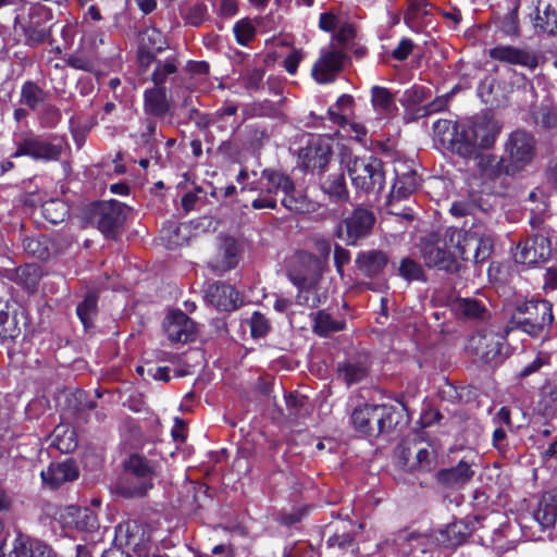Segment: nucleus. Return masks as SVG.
<instances>
[{"mask_svg": "<svg viewBox=\"0 0 557 557\" xmlns=\"http://www.w3.org/2000/svg\"><path fill=\"white\" fill-rule=\"evenodd\" d=\"M469 347L484 361L494 362L502 352V338L492 332L476 334L470 338Z\"/></svg>", "mask_w": 557, "mask_h": 557, "instance_id": "a211bd4d", "label": "nucleus"}, {"mask_svg": "<svg viewBox=\"0 0 557 557\" xmlns=\"http://www.w3.org/2000/svg\"><path fill=\"white\" fill-rule=\"evenodd\" d=\"M350 261V252L339 245L334 247V264L337 273L343 276L344 267Z\"/></svg>", "mask_w": 557, "mask_h": 557, "instance_id": "8fccbe9b", "label": "nucleus"}, {"mask_svg": "<svg viewBox=\"0 0 557 557\" xmlns=\"http://www.w3.org/2000/svg\"><path fill=\"white\" fill-rule=\"evenodd\" d=\"M238 1L237 0H221L220 14L226 17L233 16L237 13Z\"/></svg>", "mask_w": 557, "mask_h": 557, "instance_id": "0e129e2a", "label": "nucleus"}, {"mask_svg": "<svg viewBox=\"0 0 557 557\" xmlns=\"http://www.w3.org/2000/svg\"><path fill=\"white\" fill-rule=\"evenodd\" d=\"M552 304L547 300H530L517 309L511 323L527 334L537 337L553 323Z\"/></svg>", "mask_w": 557, "mask_h": 557, "instance_id": "423d86ee", "label": "nucleus"}, {"mask_svg": "<svg viewBox=\"0 0 557 557\" xmlns=\"http://www.w3.org/2000/svg\"><path fill=\"white\" fill-rule=\"evenodd\" d=\"M331 141L330 137L320 136L305 150L304 163L308 170L322 174L332 157Z\"/></svg>", "mask_w": 557, "mask_h": 557, "instance_id": "2eb2a0df", "label": "nucleus"}, {"mask_svg": "<svg viewBox=\"0 0 557 557\" xmlns=\"http://www.w3.org/2000/svg\"><path fill=\"white\" fill-rule=\"evenodd\" d=\"M490 57L500 62L521 65L531 70L537 66L535 54L511 46H497L490 50Z\"/></svg>", "mask_w": 557, "mask_h": 557, "instance_id": "6ab92c4d", "label": "nucleus"}, {"mask_svg": "<svg viewBox=\"0 0 557 557\" xmlns=\"http://www.w3.org/2000/svg\"><path fill=\"white\" fill-rule=\"evenodd\" d=\"M441 418V413L433 408L424 409L423 414L420 417V428L430 426L434 421Z\"/></svg>", "mask_w": 557, "mask_h": 557, "instance_id": "e2e57ef3", "label": "nucleus"}, {"mask_svg": "<svg viewBox=\"0 0 557 557\" xmlns=\"http://www.w3.org/2000/svg\"><path fill=\"white\" fill-rule=\"evenodd\" d=\"M388 263V257L381 250H367L358 253L356 265L366 276L374 277L383 272Z\"/></svg>", "mask_w": 557, "mask_h": 557, "instance_id": "a878e982", "label": "nucleus"}, {"mask_svg": "<svg viewBox=\"0 0 557 557\" xmlns=\"http://www.w3.org/2000/svg\"><path fill=\"white\" fill-rule=\"evenodd\" d=\"M401 104L407 107L409 110L416 111L418 104V91L416 88H410L404 91L400 98Z\"/></svg>", "mask_w": 557, "mask_h": 557, "instance_id": "6e6d98bb", "label": "nucleus"}, {"mask_svg": "<svg viewBox=\"0 0 557 557\" xmlns=\"http://www.w3.org/2000/svg\"><path fill=\"white\" fill-rule=\"evenodd\" d=\"M478 165L482 174L488 178H495L503 172L502 161L493 154H482Z\"/></svg>", "mask_w": 557, "mask_h": 557, "instance_id": "4c0bfd02", "label": "nucleus"}, {"mask_svg": "<svg viewBox=\"0 0 557 557\" xmlns=\"http://www.w3.org/2000/svg\"><path fill=\"white\" fill-rule=\"evenodd\" d=\"M492 239L473 232L448 228L444 238L425 243L422 255L428 267H434L448 273L459 272L461 261L472 253L475 263L484 262L492 252Z\"/></svg>", "mask_w": 557, "mask_h": 557, "instance_id": "f257e3e1", "label": "nucleus"}, {"mask_svg": "<svg viewBox=\"0 0 557 557\" xmlns=\"http://www.w3.org/2000/svg\"><path fill=\"white\" fill-rule=\"evenodd\" d=\"M45 100L44 90L32 82L22 86L21 102L30 109H36Z\"/></svg>", "mask_w": 557, "mask_h": 557, "instance_id": "f704fd0d", "label": "nucleus"}, {"mask_svg": "<svg viewBox=\"0 0 557 557\" xmlns=\"http://www.w3.org/2000/svg\"><path fill=\"white\" fill-rule=\"evenodd\" d=\"M144 110L157 117H163L170 111L165 87L146 89L144 92Z\"/></svg>", "mask_w": 557, "mask_h": 557, "instance_id": "bb28decb", "label": "nucleus"}, {"mask_svg": "<svg viewBox=\"0 0 557 557\" xmlns=\"http://www.w3.org/2000/svg\"><path fill=\"white\" fill-rule=\"evenodd\" d=\"M341 163L347 169L351 183L357 189L369 193L383 188L385 177L380 159L372 156H351L350 151L344 149L341 152Z\"/></svg>", "mask_w": 557, "mask_h": 557, "instance_id": "20e7f679", "label": "nucleus"}, {"mask_svg": "<svg viewBox=\"0 0 557 557\" xmlns=\"http://www.w3.org/2000/svg\"><path fill=\"white\" fill-rule=\"evenodd\" d=\"M44 484L57 488L65 482L74 481L78 476V469L71 459L52 462L46 471H41Z\"/></svg>", "mask_w": 557, "mask_h": 557, "instance_id": "aec40b11", "label": "nucleus"}, {"mask_svg": "<svg viewBox=\"0 0 557 557\" xmlns=\"http://www.w3.org/2000/svg\"><path fill=\"white\" fill-rule=\"evenodd\" d=\"M416 188H417V184H416V180L413 176H411V175L399 176L397 178V181L395 182L392 193H391V197H389V201H388V206L391 207L389 212L395 215H399L408 221L414 220V211L412 208H406L404 210H398L397 203L400 200L406 199L407 197L412 195L416 191Z\"/></svg>", "mask_w": 557, "mask_h": 557, "instance_id": "f3484780", "label": "nucleus"}, {"mask_svg": "<svg viewBox=\"0 0 557 557\" xmlns=\"http://www.w3.org/2000/svg\"><path fill=\"white\" fill-rule=\"evenodd\" d=\"M98 228L106 237H114L123 223L122 205L117 201L99 203L96 208Z\"/></svg>", "mask_w": 557, "mask_h": 557, "instance_id": "dca6fc26", "label": "nucleus"}, {"mask_svg": "<svg viewBox=\"0 0 557 557\" xmlns=\"http://www.w3.org/2000/svg\"><path fill=\"white\" fill-rule=\"evenodd\" d=\"M374 215L362 208L356 209L350 216L342 221L336 228V236L348 245H356L357 242L367 236L373 224Z\"/></svg>", "mask_w": 557, "mask_h": 557, "instance_id": "9b49d317", "label": "nucleus"}, {"mask_svg": "<svg viewBox=\"0 0 557 557\" xmlns=\"http://www.w3.org/2000/svg\"><path fill=\"white\" fill-rule=\"evenodd\" d=\"M473 465V461L462 459L456 467L438 471L436 478L447 487H461L474 475Z\"/></svg>", "mask_w": 557, "mask_h": 557, "instance_id": "5701e85b", "label": "nucleus"}, {"mask_svg": "<svg viewBox=\"0 0 557 557\" xmlns=\"http://www.w3.org/2000/svg\"><path fill=\"white\" fill-rule=\"evenodd\" d=\"M534 520L543 528H553L557 520V488L542 494L533 511Z\"/></svg>", "mask_w": 557, "mask_h": 557, "instance_id": "412c9836", "label": "nucleus"}, {"mask_svg": "<svg viewBox=\"0 0 557 557\" xmlns=\"http://www.w3.org/2000/svg\"><path fill=\"white\" fill-rule=\"evenodd\" d=\"M354 104V98L349 95H342L336 103L332 106L330 109H333L335 112L339 114H344L346 111H350Z\"/></svg>", "mask_w": 557, "mask_h": 557, "instance_id": "4d7b16f0", "label": "nucleus"}, {"mask_svg": "<svg viewBox=\"0 0 557 557\" xmlns=\"http://www.w3.org/2000/svg\"><path fill=\"white\" fill-rule=\"evenodd\" d=\"M319 26L325 32H332L337 26V17L330 12L322 13L320 16Z\"/></svg>", "mask_w": 557, "mask_h": 557, "instance_id": "052dcab7", "label": "nucleus"}, {"mask_svg": "<svg viewBox=\"0 0 557 557\" xmlns=\"http://www.w3.org/2000/svg\"><path fill=\"white\" fill-rule=\"evenodd\" d=\"M66 63L73 69L86 72H94L98 65L97 58L92 54H87L84 51L70 55Z\"/></svg>", "mask_w": 557, "mask_h": 557, "instance_id": "e433bc0d", "label": "nucleus"}, {"mask_svg": "<svg viewBox=\"0 0 557 557\" xmlns=\"http://www.w3.org/2000/svg\"><path fill=\"white\" fill-rule=\"evenodd\" d=\"M123 467L124 479L120 485L121 493L128 497H136L144 496L152 487L160 465L141 453H133L124 460Z\"/></svg>", "mask_w": 557, "mask_h": 557, "instance_id": "f03ea898", "label": "nucleus"}, {"mask_svg": "<svg viewBox=\"0 0 557 557\" xmlns=\"http://www.w3.org/2000/svg\"><path fill=\"white\" fill-rule=\"evenodd\" d=\"M347 54L343 48L330 44L320 52V57L312 66V77L319 84H329L335 81L344 69Z\"/></svg>", "mask_w": 557, "mask_h": 557, "instance_id": "6e6552de", "label": "nucleus"}, {"mask_svg": "<svg viewBox=\"0 0 557 557\" xmlns=\"http://www.w3.org/2000/svg\"><path fill=\"white\" fill-rule=\"evenodd\" d=\"M313 321V331L320 336H326L330 333L341 331L345 325L343 321L334 320L331 314L325 311L314 313Z\"/></svg>", "mask_w": 557, "mask_h": 557, "instance_id": "c85d7f7f", "label": "nucleus"}, {"mask_svg": "<svg viewBox=\"0 0 557 557\" xmlns=\"http://www.w3.org/2000/svg\"><path fill=\"white\" fill-rule=\"evenodd\" d=\"M499 132L497 123L487 116H476L459 126L454 144L459 154L470 157L476 148H490Z\"/></svg>", "mask_w": 557, "mask_h": 557, "instance_id": "7ed1b4c3", "label": "nucleus"}, {"mask_svg": "<svg viewBox=\"0 0 557 557\" xmlns=\"http://www.w3.org/2000/svg\"><path fill=\"white\" fill-rule=\"evenodd\" d=\"M310 248L313 258L320 262V265L327 269L332 249L330 240L319 235L312 236L310 238Z\"/></svg>", "mask_w": 557, "mask_h": 557, "instance_id": "72a5a7b5", "label": "nucleus"}, {"mask_svg": "<svg viewBox=\"0 0 557 557\" xmlns=\"http://www.w3.org/2000/svg\"><path fill=\"white\" fill-rule=\"evenodd\" d=\"M414 48V42L410 39H403L394 49L392 55L394 59L403 61L408 58Z\"/></svg>", "mask_w": 557, "mask_h": 557, "instance_id": "5fc2aeb1", "label": "nucleus"}, {"mask_svg": "<svg viewBox=\"0 0 557 557\" xmlns=\"http://www.w3.org/2000/svg\"><path fill=\"white\" fill-rule=\"evenodd\" d=\"M234 34L237 42L246 46L255 38L256 28L250 20L243 18L235 24Z\"/></svg>", "mask_w": 557, "mask_h": 557, "instance_id": "79ce46f5", "label": "nucleus"}, {"mask_svg": "<svg viewBox=\"0 0 557 557\" xmlns=\"http://www.w3.org/2000/svg\"><path fill=\"white\" fill-rule=\"evenodd\" d=\"M44 215L51 223H58L63 220L65 214L64 205L59 201H48L42 206Z\"/></svg>", "mask_w": 557, "mask_h": 557, "instance_id": "49530a36", "label": "nucleus"}, {"mask_svg": "<svg viewBox=\"0 0 557 557\" xmlns=\"http://www.w3.org/2000/svg\"><path fill=\"white\" fill-rule=\"evenodd\" d=\"M29 557H58L57 553L47 544L29 541Z\"/></svg>", "mask_w": 557, "mask_h": 557, "instance_id": "3c124183", "label": "nucleus"}, {"mask_svg": "<svg viewBox=\"0 0 557 557\" xmlns=\"http://www.w3.org/2000/svg\"><path fill=\"white\" fill-rule=\"evenodd\" d=\"M304 59L301 50L294 49L284 60L285 70L294 75L297 72L300 61Z\"/></svg>", "mask_w": 557, "mask_h": 557, "instance_id": "603ef678", "label": "nucleus"}, {"mask_svg": "<svg viewBox=\"0 0 557 557\" xmlns=\"http://www.w3.org/2000/svg\"><path fill=\"white\" fill-rule=\"evenodd\" d=\"M454 308L459 315L470 319L482 318L485 312V308L480 301L470 298L458 299Z\"/></svg>", "mask_w": 557, "mask_h": 557, "instance_id": "473e14b6", "label": "nucleus"}, {"mask_svg": "<svg viewBox=\"0 0 557 557\" xmlns=\"http://www.w3.org/2000/svg\"><path fill=\"white\" fill-rule=\"evenodd\" d=\"M367 373V367L361 363H346L339 369V374L348 385L360 382Z\"/></svg>", "mask_w": 557, "mask_h": 557, "instance_id": "37998d69", "label": "nucleus"}, {"mask_svg": "<svg viewBox=\"0 0 557 557\" xmlns=\"http://www.w3.org/2000/svg\"><path fill=\"white\" fill-rule=\"evenodd\" d=\"M550 255L549 240L542 235L527 239L517 247L515 260L521 264L533 265L547 259Z\"/></svg>", "mask_w": 557, "mask_h": 557, "instance_id": "4468645a", "label": "nucleus"}, {"mask_svg": "<svg viewBox=\"0 0 557 557\" xmlns=\"http://www.w3.org/2000/svg\"><path fill=\"white\" fill-rule=\"evenodd\" d=\"M355 37V28L350 24H344L337 32L335 39L338 44L345 45Z\"/></svg>", "mask_w": 557, "mask_h": 557, "instance_id": "13d9d810", "label": "nucleus"}, {"mask_svg": "<svg viewBox=\"0 0 557 557\" xmlns=\"http://www.w3.org/2000/svg\"><path fill=\"white\" fill-rule=\"evenodd\" d=\"M371 101L374 109L380 112H389L394 107L392 94L385 87L373 86L371 89Z\"/></svg>", "mask_w": 557, "mask_h": 557, "instance_id": "c9c22d12", "label": "nucleus"}, {"mask_svg": "<svg viewBox=\"0 0 557 557\" xmlns=\"http://www.w3.org/2000/svg\"><path fill=\"white\" fill-rule=\"evenodd\" d=\"M177 71V65L174 59H166L164 62H159L152 73V82L157 87H164V83L169 75Z\"/></svg>", "mask_w": 557, "mask_h": 557, "instance_id": "ea45409f", "label": "nucleus"}, {"mask_svg": "<svg viewBox=\"0 0 557 557\" xmlns=\"http://www.w3.org/2000/svg\"><path fill=\"white\" fill-rule=\"evenodd\" d=\"M400 412L388 405H364L354 410L351 421L355 429L367 436H377L391 431L400 422Z\"/></svg>", "mask_w": 557, "mask_h": 557, "instance_id": "39448f33", "label": "nucleus"}, {"mask_svg": "<svg viewBox=\"0 0 557 557\" xmlns=\"http://www.w3.org/2000/svg\"><path fill=\"white\" fill-rule=\"evenodd\" d=\"M52 444L62 453L73 451L77 446L74 431L65 426H57L53 431Z\"/></svg>", "mask_w": 557, "mask_h": 557, "instance_id": "7c9ffc66", "label": "nucleus"}, {"mask_svg": "<svg viewBox=\"0 0 557 557\" xmlns=\"http://www.w3.org/2000/svg\"><path fill=\"white\" fill-rule=\"evenodd\" d=\"M239 261V245L232 237H222L219 249L211 265L218 271H228L237 265Z\"/></svg>", "mask_w": 557, "mask_h": 557, "instance_id": "b1692460", "label": "nucleus"}, {"mask_svg": "<svg viewBox=\"0 0 557 557\" xmlns=\"http://www.w3.org/2000/svg\"><path fill=\"white\" fill-rule=\"evenodd\" d=\"M29 540L17 536L12 542V549L7 554V557H29Z\"/></svg>", "mask_w": 557, "mask_h": 557, "instance_id": "09e8293b", "label": "nucleus"}, {"mask_svg": "<svg viewBox=\"0 0 557 557\" xmlns=\"http://www.w3.org/2000/svg\"><path fill=\"white\" fill-rule=\"evenodd\" d=\"M50 32L45 27L29 26L25 29V42L28 46H38L45 42Z\"/></svg>", "mask_w": 557, "mask_h": 557, "instance_id": "de8ad7c7", "label": "nucleus"}, {"mask_svg": "<svg viewBox=\"0 0 557 557\" xmlns=\"http://www.w3.org/2000/svg\"><path fill=\"white\" fill-rule=\"evenodd\" d=\"M166 47V39L159 29L148 27L141 33L140 48L157 53L163 51Z\"/></svg>", "mask_w": 557, "mask_h": 557, "instance_id": "c756f323", "label": "nucleus"}, {"mask_svg": "<svg viewBox=\"0 0 557 557\" xmlns=\"http://www.w3.org/2000/svg\"><path fill=\"white\" fill-rule=\"evenodd\" d=\"M504 30L507 34H510V35L517 34L518 27H517V23H516V14H515V12H511L506 17V21L504 23Z\"/></svg>", "mask_w": 557, "mask_h": 557, "instance_id": "774afa93", "label": "nucleus"}, {"mask_svg": "<svg viewBox=\"0 0 557 557\" xmlns=\"http://www.w3.org/2000/svg\"><path fill=\"white\" fill-rule=\"evenodd\" d=\"M543 16L540 14L536 15L534 25L536 28L542 29L543 32H546L548 34H556L557 33V12L553 11L547 7L544 12Z\"/></svg>", "mask_w": 557, "mask_h": 557, "instance_id": "c03bdc74", "label": "nucleus"}, {"mask_svg": "<svg viewBox=\"0 0 557 557\" xmlns=\"http://www.w3.org/2000/svg\"><path fill=\"white\" fill-rule=\"evenodd\" d=\"M251 206L256 210H260V209H264V208L275 209L276 208V199L273 196L265 194L264 196H261V197L255 199L252 201Z\"/></svg>", "mask_w": 557, "mask_h": 557, "instance_id": "bf43d9fd", "label": "nucleus"}, {"mask_svg": "<svg viewBox=\"0 0 557 557\" xmlns=\"http://www.w3.org/2000/svg\"><path fill=\"white\" fill-rule=\"evenodd\" d=\"M325 271L326 269L313 258V253L307 250L294 253L287 265V276L294 285L321 282Z\"/></svg>", "mask_w": 557, "mask_h": 557, "instance_id": "0eeeda50", "label": "nucleus"}, {"mask_svg": "<svg viewBox=\"0 0 557 557\" xmlns=\"http://www.w3.org/2000/svg\"><path fill=\"white\" fill-rule=\"evenodd\" d=\"M329 115L334 123L341 125L347 132L354 133V138L356 140L362 141L366 137L367 129L361 123L349 121L345 114H339L333 109H329Z\"/></svg>", "mask_w": 557, "mask_h": 557, "instance_id": "2f4dec72", "label": "nucleus"}, {"mask_svg": "<svg viewBox=\"0 0 557 557\" xmlns=\"http://www.w3.org/2000/svg\"><path fill=\"white\" fill-rule=\"evenodd\" d=\"M61 152V146L51 144L37 136L26 135L18 141L13 157L27 156L34 160L53 161L59 159Z\"/></svg>", "mask_w": 557, "mask_h": 557, "instance_id": "f8f14e48", "label": "nucleus"}, {"mask_svg": "<svg viewBox=\"0 0 557 557\" xmlns=\"http://www.w3.org/2000/svg\"><path fill=\"white\" fill-rule=\"evenodd\" d=\"M534 139L530 134L513 132L506 144V152L509 156L506 173L513 174L528 165L534 157Z\"/></svg>", "mask_w": 557, "mask_h": 557, "instance_id": "9d476101", "label": "nucleus"}, {"mask_svg": "<svg viewBox=\"0 0 557 557\" xmlns=\"http://www.w3.org/2000/svg\"><path fill=\"white\" fill-rule=\"evenodd\" d=\"M544 363H545L544 358L536 357L530 364H528L527 367H524L522 369V371L520 372V376L525 377V376L539 371L543 367Z\"/></svg>", "mask_w": 557, "mask_h": 557, "instance_id": "69168bd1", "label": "nucleus"}, {"mask_svg": "<svg viewBox=\"0 0 557 557\" xmlns=\"http://www.w3.org/2000/svg\"><path fill=\"white\" fill-rule=\"evenodd\" d=\"M321 188L334 202H348L349 191L343 169L320 177Z\"/></svg>", "mask_w": 557, "mask_h": 557, "instance_id": "4be33fe9", "label": "nucleus"}, {"mask_svg": "<svg viewBox=\"0 0 557 557\" xmlns=\"http://www.w3.org/2000/svg\"><path fill=\"white\" fill-rule=\"evenodd\" d=\"M295 286L298 288L296 296L298 305L314 308L326 299V294L320 288V282L296 284Z\"/></svg>", "mask_w": 557, "mask_h": 557, "instance_id": "cd10ccee", "label": "nucleus"}, {"mask_svg": "<svg viewBox=\"0 0 557 557\" xmlns=\"http://www.w3.org/2000/svg\"><path fill=\"white\" fill-rule=\"evenodd\" d=\"M163 329L171 343L191 342L196 334L195 323L181 310H173L165 317Z\"/></svg>", "mask_w": 557, "mask_h": 557, "instance_id": "ddd939ff", "label": "nucleus"}, {"mask_svg": "<svg viewBox=\"0 0 557 557\" xmlns=\"http://www.w3.org/2000/svg\"><path fill=\"white\" fill-rule=\"evenodd\" d=\"M154 53L156 52L139 48L138 62H139L140 67L148 69L150 66V64L154 61Z\"/></svg>", "mask_w": 557, "mask_h": 557, "instance_id": "338daca9", "label": "nucleus"}, {"mask_svg": "<svg viewBox=\"0 0 557 557\" xmlns=\"http://www.w3.org/2000/svg\"><path fill=\"white\" fill-rule=\"evenodd\" d=\"M399 273L406 280H416L418 277V265L414 260L406 258L401 261Z\"/></svg>", "mask_w": 557, "mask_h": 557, "instance_id": "864d4df0", "label": "nucleus"}, {"mask_svg": "<svg viewBox=\"0 0 557 557\" xmlns=\"http://www.w3.org/2000/svg\"><path fill=\"white\" fill-rule=\"evenodd\" d=\"M542 124L557 133V109L547 110L542 115Z\"/></svg>", "mask_w": 557, "mask_h": 557, "instance_id": "680f3d73", "label": "nucleus"}, {"mask_svg": "<svg viewBox=\"0 0 557 557\" xmlns=\"http://www.w3.org/2000/svg\"><path fill=\"white\" fill-rule=\"evenodd\" d=\"M183 17L186 21V23L193 26H199L208 17L207 7L200 2H193L187 7L186 11L183 13Z\"/></svg>", "mask_w": 557, "mask_h": 557, "instance_id": "a19ab883", "label": "nucleus"}, {"mask_svg": "<svg viewBox=\"0 0 557 557\" xmlns=\"http://www.w3.org/2000/svg\"><path fill=\"white\" fill-rule=\"evenodd\" d=\"M262 180H265L264 190L267 194L273 196L278 191L284 194L282 205L293 212H302L305 210V198L295 195V185L293 181L284 173L264 170L262 172Z\"/></svg>", "mask_w": 557, "mask_h": 557, "instance_id": "1a4fd4ad", "label": "nucleus"}, {"mask_svg": "<svg viewBox=\"0 0 557 557\" xmlns=\"http://www.w3.org/2000/svg\"><path fill=\"white\" fill-rule=\"evenodd\" d=\"M97 310V298L94 295H87L85 299L77 306V315L85 327L91 325L92 318Z\"/></svg>", "mask_w": 557, "mask_h": 557, "instance_id": "58836bf2", "label": "nucleus"}, {"mask_svg": "<svg viewBox=\"0 0 557 557\" xmlns=\"http://www.w3.org/2000/svg\"><path fill=\"white\" fill-rule=\"evenodd\" d=\"M251 336L255 338L264 337L270 331V323L268 319L260 312H253L248 320Z\"/></svg>", "mask_w": 557, "mask_h": 557, "instance_id": "a18cd8bd", "label": "nucleus"}, {"mask_svg": "<svg viewBox=\"0 0 557 557\" xmlns=\"http://www.w3.org/2000/svg\"><path fill=\"white\" fill-rule=\"evenodd\" d=\"M207 297L220 310L230 311L237 307L238 293L224 283L211 284L207 289Z\"/></svg>", "mask_w": 557, "mask_h": 557, "instance_id": "393cba45", "label": "nucleus"}]
</instances>
